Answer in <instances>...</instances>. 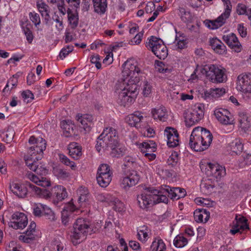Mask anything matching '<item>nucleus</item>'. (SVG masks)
<instances>
[{
  "label": "nucleus",
  "mask_w": 251,
  "mask_h": 251,
  "mask_svg": "<svg viewBox=\"0 0 251 251\" xmlns=\"http://www.w3.org/2000/svg\"><path fill=\"white\" fill-rule=\"evenodd\" d=\"M36 224L31 222L28 227V229L25 232V235H20L19 239L25 243H30L35 240V236L34 233L35 232Z\"/></svg>",
  "instance_id": "nucleus-22"
},
{
  "label": "nucleus",
  "mask_w": 251,
  "mask_h": 251,
  "mask_svg": "<svg viewBox=\"0 0 251 251\" xmlns=\"http://www.w3.org/2000/svg\"><path fill=\"white\" fill-rule=\"evenodd\" d=\"M216 119L222 124L228 125L231 124L232 122V120L229 116H219L218 114V117H216Z\"/></svg>",
  "instance_id": "nucleus-55"
},
{
  "label": "nucleus",
  "mask_w": 251,
  "mask_h": 251,
  "mask_svg": "<svg viewBox=\"0 0 251 251\" xmlns=\"http://www.w3.org/2000/svg\"><path fill=\"white\" fill-rule=\"evenodd\" d=\"M151 91V87L150 84H149L147 82H144L143 89V94L144 96L147 97Z\"/></svg>",
  "instance_id": "nucleus-63"
},
{
  "label": "nucleus",
  "mask_w": 251,
  "mask_h": 251,
  "mask_svg": "<svg viewBox=\"0 0 251 251\" xmlns=\"http://www.w3.org/2000/svg\"><path fill=\"white\" fill-rule=\"evenodd\" d=\"M113 196L110 195H104L103 194H99L97 196V199L99 201L102 202H106L109 204L111 201Z\"/></svg>",
  "instance_id": "nucleus-59"
},
{
  "label": "nucleus",
  "mask_w": 251,
  "mask_h": 251,
  "mask_svg": "<svg viewBox=\"0 0 251 251\" xmlns=\"http://www.w3.org/2000/svg\"><path fill=\"white\" fill-rule=\"evenodd\" d=\"M226 90L225 89L223 88H211L208 91H206L204 93V95L206 97H210L212 98H219L222 96L223 95L225 94Z\"/></svg>",
  "instance_id": "nucleus-34"
},
{
  "label": "nucleus",
  "mask_w": 251,
  "mask_h": 251,
  "mask_svg": "<svg viewBox=\"0 0 251 251\" xmlns=\"http://www.w3.org/2000/svg\"><path fill=\"white\" fill-rule=\"evenodd\" d=\"M23 31L26 36L27 41L29 43H31L33 39V36L31 31L28 28H23Z\"/></svg>",
  "instance_id": "nucleus-60"
},
{
  "label": "nucleus",
  "mask_w": 251,
  "mask_h": 251,
  "mask_svg": "<svg viewBox=\"0 0 251 251\" xmlns=\"http://www.w3.org/2000/svg\"><path fill=\"white\" fill-rule=\"evenodd\" d=\"M22 96L24 100L26 103L30 102L34 100V97L33 93L29 90L24 91L22 93Z\"/></svg>",
  "instance_id": "nucleus-51"
},
{
  "label": "nucleus",
  "mask_w": 251,
  "mask_h": 251,
  "mask_svg": "<svg viewBox=\"0 0 251 251\" xmlns=\"http://www.w3.org/2000/svg\"><path fill=\"white\" fill-rule=\"evenodd\" d=\"M46 205L38 203L35 205L33 208V214L35 216L40 217L43 215Z\"/></svg>",
  "instance_id": "nucleus-47"
},
{
  "label": "nucleus",
  "mask_w": 251,
  "mask_h": 251,
  "mask_svg": "<svg viewBox=\"0 0 251 251\" xmlns=\"http://www.w3.org/2000/svg\"><path fill=\"white\" fill-rule=\"evenodd\" d=\"M28 186L32 192H34L35 194L39 195L40 197H43L47 199L52 197V191L50 192L46 189H41L30 183H28Z\"/></svg>",
  "instance_id": "nucleus-27"
},
{
  "label": "nucleus",
  "mask_w": 251,
  "mask_h": 251,
  "mask_svg": "<svg viewBox=\"0 0 251 251\" xmlns=\"http://www.w3.org/2000/svg\"><path fill=\"white\" fill-rule=\"evenodd\" d=\"M122 67V78L116 83V93L117 102L126 106L133 102L136 98L141 71L138 63L131 59L125 62Z\"/></svg>",
  "instance_id": "nucleus-1"
},
{
  "label": "nucleus",
  "mask_w": 251,
  "mask_h": 251,
  "mask_svg": "<svg viewBox=\"0 0 251 251\" xmlns=\"http://www.w3.org/2000/svg\"><path fill=\"white\" fill-rule=\"evenodd\" d=\"M248 8L245 4L239 3L237 6L236 11L239 15H244Z\"/></svg>",
  "instance_id": "nucleus-64"
},
{
  "label": "nucleus",
  "mask_w": 251,
  "mask_h": 251,
  "mask_svg": "<svg viewBox=\"0 0 251 251\" xmlns=\"http://www.w3.org/2000/svg\"><path fill=\"white\" fill-rule=\"evenodd\" d=\"M179 160L178 154L177 152H174L168 159V164L172 167L175 166Z\"/></svg>",
  "instance_id": "nucleus-50"
},
{
  "label": "nucleus",
  "mask_w": 251,
  "mask_h": 251,
  "mask_svg": "<svg viewBox=\"0 0 251 251\" xmlns=\"http://www.w3.org/2000/svg\"><path fill=\"white\" fill-rule=\"evenodd\" d=\"M109 150H111V156L113 157L117 158L122 156L125 154L126 151L124 148L120 147L119 143L118 146L109 147Z\"/></svg>",
  "instance_id": "nucleus-39"
},
{
  "label": "nucleus",
  "mask_w": 251,
  "mask_h": 251,
  "mask_svg": "<svg viewBox=\"0 0 251 251\" xmlns=\"http://www.w3.org/2000/svg\"><path fill=\"white\" fill-rule=\"evenodd\" d=\"M223 39L235 52H240L242 50V46L235 34L232 33L225 35L223 37Z\"/></svg>",
  "instance_id": "nucleus-16"
},
{
  "label": "nucleus",
  "mask_w": 251,
  "mask_h": 251,
  "mask_svg": "<svg viewBox=\"0 0 251 251\" xmlns=\"http://www.w3.org/2000/svg\"><path fill=\"white\" fill-rule=\"evenodd\" d=\"M59 159L62 163L70 167L72 169H74L76 167L74 162L70 161L67 156L63 154H59Z\"/></svg>",
  "instance_id": "nucleus-46"
},
{
  "label": "nucleus",
  "mask_w": 251,
  "mask_h": 251,
  "mask_svg": "<svg viewBox=\"0 0 251 251\" xmlns=\"http://www.w3.org/2000/svg\"><path fill=\"white\" fill-rule=\"evenodd\" d=\"M174 44L176 49H182L186 47V42L183 37L176 36Z\"/></svg>",
  "instance_id": "nucleus-49"
},
{
  "label": "nucleus",
  "mask_w": 251,
  "mask_h": 251,
  "mask_svg": "<svg viewBox=\"0 0 251 251\" xmlns=\"http://www.w3.org/2000/svg\"><path fill=\"white\" fill-rule=\"evenodd\" d=\"M112 206L113 209L119 212H122L125 210V205L124 203L117 198L113 197L111 201L109 204Z\"/></svg>",
  "instance_id": "nucleus-36"
},
{
  "label": "nucleus",
  "mask_w": 251,
  "mask_h": 251,
  "mask_svg": "<svg viewBox=\"0 0 251 251\" xmlns=\"http://www.w3.org/2000/svg\"><path fill=\"white\" fill-rule=\"evenodd\" d=\"M9 188L14 195L20 198H24L26 196L27 190L23 184L12 182L10 183Z\"/></svg>",
  "instance_id": "nucleus-21"
},
{
  "label": "nucleus",
  "mask_w": 251,
  "mask_h": 251,
  "mask_svg": "<svg viewBox=\"0 0 251 251\" xmlns=\"http://www.w3.org/2000/svg\"><path fill=\"white\" fill-rule=\"evenodd\" d=\"M82 191H84V188L83 187H80L77 191V193L79 195L78 201L79 203L86 201L89 196L88 192L86 193V194H82L81 193L82 192Z\"/></svg>",
  "instance_id": "nucleus-54"
},
{
  "label": "nucleus",
  "mask_w": 251,
  "mask_h": 251,
  "mask_svg": "<svg viewBox=\"0 0 251 251\" xmlns=\"http://www.w3.org/2000/svg\"><path fill=\"white\" fill-rule=\"evenodd\" d=\"M28 142L31 146L29 148L26 156L25 157V164L31 171L38 175H42L46 173V170L42 165H39L38 161L43 158V151L46 149V141L41 137L36 138L32 136L29 139Z\"/></svg>",
  "instance_id": "nucleus-2"
},
{
  "label": "nucleus",
  "mask_w": 251,
  "mask_h": 251,
  "mask_svg": "<svg viewBox=\"0 0 251 251\" xmlns=\"http://www.w3.org/2000/svg\"><path fill=\"white\" fill-rule=\"evenodd\" d=\"M160 193L165 195L167 197L168 196L173 200H178L183 198L186 194V191L183 188L178 187L171 188L168 185L162 186L160 188Z\"/></svg>",
  "instance_id": "nucleus-13"
},
{
  "label": "nucleus",
  "mask_w": 251,
  "mask_h": 251,
  "mask_svg": "<svg viewBox=\"0 0 251 251\" xmlns=\"http://www.w3.org/2000/svg\"><path fill=\"white\" fill-rule=\"evenodd\" d=\"M73 46H68L66 48L62 49L59 53V57L60 58L63 59L65 58L69 53L72 52L73 50Z\"/></svg>",
  "instance_id": "nucleus-57"
},
{
  "label": "nucleus",
  "mask_w": 251,
  "mask_h": 251,
  "mask_svg": "<svg viewBox=\"0 0 251 251\" xmlns=\"http://www.w3.org/2000/svg\"><path fill=\"white\" fill-rule=\"evenodd\" d=\"M95 11L99 14H103L107 6V0H92Z\"/></svg>",
  "instance_id": "nucleus-30"
},
{
  "label": "nucleus",
  "mask_w": 251,
  "mask_h": 251,
  "mask_svg": "<svg viewBox=\"0 0 251 251\" xmlns=\"http://www.w3.org/2000/svg\"><path fill=\"white\" fill-rule=\"evenodd\" d=\"M238 31L242 37H246L247 35V28L244 26L243 24H240L238 25Z\"/></svg>",
  "instance_id": "nucleus-62"
},
{
  "label": "nucleus",
  "mask_w": 251,
  "mask_h": 251,
  "mask_svg": "<svg viewBox=\"0 0 251 251\" xmlns=\"http://www.w3.org/2000/svg\"><path fill=\"white\" fill-rule=\"evenodd\" d=\"M11 221L8 222L10 227L15 229H23L27 224L26 216L22 212H16L11 216Z\"/></svg>",
  "instance_id": "nucleus-12"
},
{
  "label": "nucleus",
  "mask_w": 251,
  "mask_h": 251,
  "mask_svg": "<svg viewBox=\"0 0 251 251\" xmlns=\"http://www.w3.org/2000/svg\"><path fill=\"white\" fill-rule=\"evenodd\" d=\"M213 135L210 131L202 127L194 128L189 139L190 148L196 151H202L210 146Z\"/></svg>",
  "instance_id": "nucleus-3"
},
{
  "label": "nucleus",
  "mask_w": 251,
  "mask_h": 251,
  "mask_svg": "<svg viewBox=\"0 0 251 251\" xmlns=\"http://www.w3.org/2000/svg\"><path fill=\"white\" fill-rule=\"evenodd\" d=\"M237 88L245 98L251 100V74H242L237 77Z\"/></svg>",
  "instance_id": "nucleus-9"
},
{
  "label": "nucleus",
  "mask_w": 251,
  "mask_h": 251,
  "mask_svg": "<svg viewBox=\"0 0 251 251\" xmlns=\"http://www.w3.org/2000/svg\"><path fill=\"white\" fill-rule=\"evenodd\" d=\"M207 174L211 175L217 179H220L226 175V169L218 164L209 163L206 168Z\"/></svg>",
  "instance_id": "nucleus-17"
},
{
  "label": "nucleus",
  "mask_w": 251,
  "mask_h": 251,
  "mask_svg": "<svg viewBox=\"0 0 251 251\" xmlns=\"http://www.w3.org/2000/svg\"><path fill=\"white\" fill-rule=\"evenodd\" d=\"M194 113L192 111L187 112L185 114V122L186 126L188 127L193 126L201 120V118H199V117L196 115H194Z\"/></svg>",
  "instance_id": "nucleus-31"
},
{
  "label": "nucleus",
  "mask_w": 251,
  "mask_h": 251,
  "mask_svg": "<svg viewBox=\"0 0 251 251\" xmlns=\"http://www.w3.org/2000/svg\"><path fill=\"white\" fill-rule=\"evenodd\" d=\"M137 201L139 206L145 209L160 202L167 203L168 199L165 195L160 193V189L158 190L153 187H148L137 195Z\"/></svg>",
  "instance_id": "nucleus-4"
},
{
  "label": "nucleus",
  "mask_w": 251,
  "mask_h": 251,
  "mask_svg": "<svg viewBox=\"0 0 251 251\" xmlns=\"http://www.w3.org/2000/svg\"><path fill=\"white\" fill-rule=\"evenodd\" d=\"M61 128L67 133H71L73 131L74 125L70 124V121H63L61 123Z\"/></svg>",
  "instance_id": "nucleus-52"
},
{
  "label": "nucleus",
  "mask_w": 251,
  "mask_h": 251,
  "mask_svg": "<svg viewBox=\"0 0 251 251\" xmlns=\"http://www.w3.org/2000/svg\"><path fill=\"white\" fill-rule=\"evenodd\" d=\"M141 151L145 154L146 153H153L156 149V145L152 140L144 142L139 146Z\"/></svg>",
  "instance_id": "nucleus-26"
},
{
  "label": "nucleus",
  "mask_w": 251,
  "mask_h": 251,
  "mask_svg": "<svg viewBox=\"0 0 251 251\" xmlns=\"http://www.w3.org/2000/svg\"><path fill=\"white\" fill-rule=\"evenodd\" d=\"M164 135L167 138V145L169 147L174 148L178 145V133L174 128L167 127L164 130Z\"/></svg>",
  "instance_id": "nucleus-15"
},
{
  "label": "nucleus",
  "mask_w": 251,
  "mask_h": 251,
  "mask_svg": "<svg viewBox=\"0 0 251 251\" xmlns=\"http://www.w3.org/2000/svg\"><path fill=\"white\" fill-rule=\"evenodd\" d=\"M68 19L72 28H75L78 25V15L76 12H73L68 9L67 10Z\"/></svg>",
  "instance_id": "nucleus-32"
},
{
  "label": "nucleus",
  "mask_w": 251,
  "mask_h": 251,
  "mask_svg": "<svg viewBox=\"0 0 251 251\" xmlns=\"http://www.w3.org/2000/svg\"><path fill=\"white\" fill-rule=\"evenodd\" d=\"M119 142L117 130L112 127H107L97 138L96 148L98 152H100L101 149L109 151V147L118 146Z\"/></svg>",
  "instance_id": "nucleus-5"
},
{
  "label": "nucleus",
  "mask_w": 251,
  "mask_h": 251,
  "mask_svg": "<svg viewBox=\"0 0 251 251\" xmlns=\"http://www.w3.org/2000/svg\"><path fill=\"white\" fill-rule=\"evenodd\" d=\"M230 14H226L224 12L216 20H206L204 21L205 25L206 27L211 29H216L225 24L226 20L229 17Z\"/></svg>",
  "instance_id": "nucleus-18"
},
{
  "label": "nucleus",
  "mask_w": 251,
  "mask_h": 251,
  "mask_svg": "<svg viewBox=\"0 0 251 251\" xmlns=\"http://www.w3.org/2000/svg\"><path fill=\"white\" fill-rule=\"evenodd\" d=\"M204 106L203 104L198 103L194 105L191 111L194 113V115L198 116L199 118L201 119L204 116Z\"/></svg>",
  "instance_id": "nucleus-42"
},
{
  "label": "nucleus",
  "mask_w": 251,
  "mask_h": 251,
  "mask_svg": "<svg viewBox=\"0 0 251 251\" xmlns=\"http://www.w3.org/2000/svg\"><path fill=\"white\" fill-rule=\"evenodd\" d=\"M229 146L231 151L236 154L241 152L243 150V145L239 139H235L230 143Z\"/></svg>",
  "instance_id": "nucleus-38"
},
{
  "label": "nucleus",
  "mask_w": 251,
  "mask_h": 251,
  "mask_svg": "<svg viewBox=\"0 0 251 251\" xmlns=\"http://www.w3.org/2000/svg\"><path fill=\"white\" fill-rule=\"evenodd\" d=\"M54 173L59 178L61 179L66 178L69 176V173L60 168L54 170Z\"/></svg>",
  "instance_id": "nucleus-56"
},
{
  "label": "nucleus",
  "mask_w": 251,
  "mask_h": 251,
  "mask_svg": "<svg viewBox=\"0 0 251 251\" xmlns=\"http://www.w3.org/2000/svg\"><path fill=\"white\" fill-rule=\"evenodd\" d=\"M52 197L54 203L57 204L67 197V192L65 187L61 185H57L52 189Z\"/></svg>",
  "instance_id": "nucleus-20"
},
{
  "label": "nucleus",
  "mask_w": 251,
  "mask_h": 251,
  "mask_svg": "<svg viewBox=\"0 0 251 251\" xmlns=\"http://www.w3.org/2000/svg\"><path fill=\"white\" fill-rule=\"evenodd\" d=\"M149 232V230L147 226L141 227L137 233L138 239L142 242H146L148 239Z\"/></svg>",
  "instance_id": "nucleus-43"
},
{
  "label": "nucleus",
  "mask_w": 251,
  "mask_h": 251,
  "mask_svg": "<svg viewBox=\"0 0 251 251\" xmlns=\"http://www.w3.org/2000/svg\"><path fill=\"white\" fill-rule=\"evenodd\" d=\"M209 44L212 49L220 54H223L226 51V46L217 38L210 39Z\"/></svg>",
  "instance_id": "nucleus-25"
},
{
  "label": "nucleus",
  "mask_w": 251,
  "mask_h": 251,
  "mask_svg": "<svg viewBox=\"0 0 251 251\" xmlns=\"http://www.w3.org/2000/svg\"><path fill=\"white\" fill-rule=\"evenodd\" d=\"M29 17L30 20L34 24L35 26L39 25L41 23L40 18L39 15L34 12H30Z\"/></svg>",
  "instance_id": "nucleus-53"
},
{
  "label": "nucleus",
  "mask_w": 251,
  "mask_h": 251,
  "mask_svg": "<svg viewBox=\"0 0 251 251\" xmlns=\"http://www.w3.org/2000/svg\"><path fill=\"white\" fill-rule=\"evenodd\" d=\"M249 229L247 224V220L244 217H236L235 220L232 223L230 233L234 235L236 233H242L244 231Z\"/></svg>",
  "instance_id": "nucleus-14"
},
{
  "label": "nucleus",
  "mask_w": 251,
  "mask_h": 251,
  "mask_svg": "<svg viewBox=\"0 0 251 251\" xmlns=\"http://www.w3.org/2000/svg\"><path fill=\"white\" fill-rule=\"evenodd\" d=\"M179 15L180 16V18L182 21L184 23L191 22L193 16L189 11L186 10L183 7H179Z\"/></svg>",
  "instance_id": "nucleus-37"
},
{
  "label": "nucleus",
  "mask_w": 251,
  "mask_h": 251,
  "mask_svg": "<svg viewBox=\"0 0 251 251\" xmlns=\"http://www.w3.org/2000/svg\"><path fill=\"white\" fill-rule=\"evenodd\" d=\"M124 165L126 167H134L136 165L135 159L131 156H126L124 158Z\"/></svg>",
  "instance_id": "nucleus-58"
},
{
  "label": "nucleus",
  "mask_w": 251,
  "mask_h": 251,
  "mask_svg": "<svg viewBox=\"0 0 251 251\" xmlns=\"http://www.w3.org/2000/svg\"><path fill=\"white\" fill-rule=\"evenodd\" d=\"M151 248L152 251H164L166 249L165 245L162 240H159L157 242L153 241Z\"/></svg>",
  "instance_id": "nucleus-45"
},
{
  "label": "nucleus",
  "mask_w": 251,
  "mask_h": 251,
  "mask_svg": "<svg viewBox=\"0 0 251 251\" xmlns=\"http://www.w3.org/2000/svg\"><path fill=\"white\" fill-rule=\"evenodd\" d=\"M62 223L65 226H67L70 221V217L68 213L67 210H64L62 213Z\"/></svg>",
  "instance_id": "nucleus-61"
},
{
  "label": "nucleus",
  "mask_w": 251,
  "mask_h": 251,
  "mask_svg": "<svg viewBox=\"0 0 251 251\" xmlns=\"http://www.w3.org/2000/svg\"><path fill=\"white\" fill-rule=\"evenodd\" d=\"M69 154L75 159H78L82 155L81 148L76 143H72L68 146Z\"/></svg>",
  "instance_id": "nucleus-29"
},
{
  "label": "nucleus",
  "mask_w": 251,
  "mask_h": 251,
  "mask_svg": "<svg viewBox=\"0 0 251 251\" xmlns=\"http://www.w3.org/2000/svg\"><path fill=\"white\" fill-rule=\"evenodd\" d=\"M194 216L196 222L206 223L209 219L210 213L206 209H198L194 211Z\"/></svg>",
  "instance_id": "nucleus-24"
},
{
  "label": "nucleus",
  "mask_w": 251,
  "mask_h": 251,
  "mask_svg": "<svg viewBox=\"0 0 251 251\" xmlns=\"http://www.w3.org/2000/svg\"><path fill=\"white\" fill-rule=\"evenodd\" d=\"M188 243L187 239L181 235L176 236L174 240V244L176 248H182Z\"/></svg>",
  "instance_id": "nucleus-44"
},
{
  "label": "nucleus",
  "mask_w": 251,
  "mask_h": 251,
  "mask_svg": "<svg viewBox=\"0 0 251 251\" xmlns=\"http://www.w3.org/2000/svg\"><path fill=\"white\" fill-rule=\"evenodd\" d=\"M143 119V117L141 113L135 112L126 117V122L130 126H136Z\"/></svg>",
  "instance_id": "nucleus-28"
},
{
  "label": "nucleus",
  "mask_w": 251,
  "mask_h": 251,
  "mask_svg": "<svg viewBox=\"0 0 251 251\" xmlns=\"http://www.w3.org/2000/svg\"><path fill=\"white\" fill-rule=\"evenodd\" d=\"M90 228L89 222L82 219H77L73 225V231L71 237L74 244H78L77 240L83 237Z\"/></svg>",
  "instance_id": "nucleus-8"
},
{
  "label": "nucleus",
  "mask_w": 251,
  "mask_h": 251,
  "mask_svg": "<svg viewBox=\"0 0 251 251\" xmlns=\"http://www.w3.org/2000/svg\"><path fill=\"white\" fill-rule=\"evenodd\" d=\"M146 47L160 59H164L168 55V50L162 40L152 36L148 39Z\"/></svg>",
  "instance_id": "nucleus-7"
},
{
  "label": "nucleus",
  "mask_w": 251,
  "mask_h": 251,
  "mask_svg": "<svg viewBox=\"0 0 251 251\" xmlns=\"http://www.w3.org/2000/svg\"><path fill=\"white\" fill-rule=\"evenodd\" d=\"M140 179L138 173L134 170H129L121 179V186L125 190L135 185Z\"/></svg>",
  "instance_id": "nucleus-11"
},
{
  "label": "nucleus",
  "mask_w": 251,
  "mask_h": 251,
  "mask_svg": "<svg viewBox=\"0 0 251 251\" xmlns=\"http://www.w3.org/2000/svg\"><path fill=\"white\" fill-rule=\"evenodd\" d=\"M63 238L61 237L55 238L52 242L51 245L53 249L56 251H64V243Z\"/></svg>",
  "instance_id": "nucleus-40"
},
{
  "label": "nucleus",
  "mask_w": 251,
  "mask_h": 251,
  "mask_svg": "<svg viewBox=\"0 0 251 251\" xmlns=\"http://www.w3.org/2000/svg\"><path fill=\"white\" fill-rule=\"evenodd\" d=\"M37 7L41 13L42 16L46 13H50V9L49 6L42 0H38L36 4Z\"/></svg>",
  "instance_id": "nucleus-41"
},
{
  "label": "nucleus",
  "mask_w": 251,
  "mask_h": 251,
  "mask_svg": "<svg viewBox=\"0 0 251 251\" xmlns=\"http://www.w3.org/2000/svg\"><path fill=\"white\" fill-rule=\"evenodd\" d=\"M112 173L110 167L106 164H101L98 168L97 175V180L102 187H107L112 180Z\"/></svg>",
  "instance_id": "nucleus-10"
},
{
  "label": "nucleus",
  "mask_w": 251,
  "mask_h": 251,
  "mask_svg": "<svg viewBox=\"0 0 251 251\" xmlns=\"http://www.w3.org/2000/svg\"><path fill=\"white\" fill-rule=\"evenodd\" d=\"M76 119L78 123L79 126L84 129L86 132H89L91 130V127L93 125V117L91 115H80L77 114L76 116Z\"/></svg>",
  "instance_id": "nucleus-19"
},
{
  "label": "nucleus",
  "mask_w": 251,
  "mask_h": 251,
  "mask_svg": "<svg viewBox=\"0 0 251 251\" xmlns=\"http://www.w3.org/2000/svg\"><path fill=\"white\" fill-rule=\"evenodd\" d=\"M201 73L213 83H222L226 80L225 69L216 65H205Z\"/></svg>",
  "instance_id": "nucleus-6"
},
{
  "label": "nucleus",
  "mask_w": 251,
  "mask_h": 251,
  "mask_svg": "<svg viewBox=\"0 0 251 251\" xmlns=\"http://www.w3.org/2000/svg\"><path fill=\"white\" fill-rule=\"evenodd\" d=\"M43 215H44L47 219L51 222L54 221L56 219L54 212L47 205L45 209H44Z\"/></svg>",
  "instance_id": "nucleus-48"
},
{
  "label": "nucleus",
  "mask_w": 251,
  "mask_h": 251,
  "mask_svg": "<svg viewBox=\"0 0 251 251\" xmlns=\"http://www.w3.org/2000/svg\"><path fill=\"white\" fill-rule=\"evenodd\" d=\"M251 148V145H249ZM251 164V151L249 152H244L241 158L239 160V165L241 168H245Z\"/></svg>",
  "instance_id": "nucleus-35"
},
{
  "label": "nucleus",
  "mask_w": 251,
  "mask_h": 251,
  "mask_svg": "<svg viewBox=\"0 0 251 251\" xmlns=\"http://www.w3.org/2000/svg\"><path fill=\"white\" fill-rule=\"evenodd\" d=\"M239 121L240 127L245 131L248 130L250 126V122L249 120V117L245 112H241L239 113Z\"/></svg>",
  "instance_id": "nucleus-33"
},
{
  "label": "nucleus",
  "mask_w": 251,
  "mask_h": 251,
  "mask_svg": "<svg viewBox=\"0 0 251 251\" xmlns=\"http://www.w3.org/2000/svg\"><path fill=\"white\" fill-rule=\"evenodd\" d=\"M151 116L154 120L165 121L168 118L167 110L165 107L161 106L152 108L151 111Z\"/></svg>",
  "instance_id": "nucleus-23"
}]
</instances>
